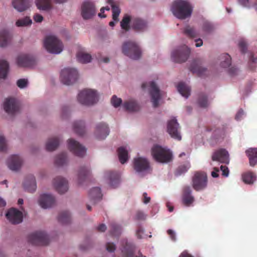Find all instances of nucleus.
<instances>
[{
  "mask_svg": "<svg viewBox=\"0 0 257 257\" xmlns=\"http://www.w3.org/2000/svg\"><path fill=\"white\" fill-rule=\"evenodd\" d=\"M171 10L176 17L182 20L189 17L192 12L190 4L183 0L175 1L172 5Z\"/></svg>",
  "mask_w": 257,
  "mask_h": 257,
  "instance_id": "obj_1",
  "label": "nucleus"
},
{
  "mask_svg": "<svg viewBox=\"0 0 257 257\" xmlns=\"http://www.w3.org/2000/svg\"><path fill=\"white\" fill-rule=\"evenodd\" d=\"M153 158L158 162L166 163L172 161V153L168 149L159 145H155L152 149Z\"/></svg>",
  "mask_w": 257,
  "mask_h": 257,
  "instance_id": "obj_2",
  "label": "nucleus"
},
{
  "mask_svg": "<svg viewBox=\"0 0 257 257\" xmlns=\"http://www.w3.org/2000/svg\"><path fill=\"white\" fill-rule=\"evenodd\" d=\"M77 99L79 103L85 105H91L96 103L98 97L95 91L84 89L78 94Z\"/></svg>",
  "mask_w": 257,
  "mask_h": 257,
  "instance_id": "obj_3",
  "label": "nucleus"
},
{
  "mask_svg": "<svg viewBox=\"0 0 257 257\" xmlns=\"http://www.w3.org/2000/svg\"><path fill=\"white\" fill-rule=\"evenodd\" d=\"M44 45L46 49L51 53L59 54L63 49L62 42L54 36H47L45 39Z\"/></svg>",
  "mask_w": 257,
  "mask_h": 257,
  "instance_id": "obj_4",
  "label": "nucleus"
},
{
  "mask_svg": "<svg viewBox=\"0 0 257 257\" xmlns=\"http://www.w3.org/2000/svg\"><path fill=\"white\" fill-rule=\"evenodd\" d=\"M122 53L131 59L137 60L141 56V51L139 46L134 42L127 41L122 46Z\"/></svg>",
  "mask_w": 257,
  "mask_h": 257,
  "instance_id": "obj_5",
  "label": "nucleus"
},
{
  "mask_svg": "<svg viewBox=\"0 0 257 257\" xmlns=\"http://www.w3.org/2000/svg\"><path fill=\"white\" fill-rule=\"evenodd\" d=\"M77 71L74 68H66L61 71L60 79L61 82L67 85L75 83L78 79Z\"/></svg>",
  "mask_w": 257,
  "mask_h": 257,
  "instance_id": "obj_6",
  "label": "nucleus"
},
{
  "mask_svg": "<svg viewBox=\"0 0 257 257\" xmlns=\"http://www.w3.org/2000/svg\"><path fill=\"white\" fill-rule=\"evenodd\" d=\"M28 239L29 242L35 245H46L50 242L48 236L42 231L31 233L29 235Z\"/></svg>",
  "mask_w": 257,
  "mask_h": 257,
  "instance_id": "obj_7",
  "label": "nucleus"
},
{
  "mask_svg": "<svg viewBox=\"0 0 257 257\" xmlns=\"http://www.w3.org/2000/svg\"><path fill=\"white\" fill-rule=\"evenodd\" d=\"M190 54V49L187 46L183 45L172 51L171 57L174 62L181 63L188 59Z\"/></svg>",
  "mask_w": 257,
  "mask_h": 257,
  "instance_id": "obj_8",
  "label": "nucleus"
},
{
  "mask_svg": "<svg viewBox=\"0 0 257 257\" xmlns=\"http://www.w3.org/2000/svg\"><path fill=\"white\" fill-rule=\"evenodd\" d=\"M207 176L203 172H196L192 178V187L196 191L205 189L207 186Z\"/></svg>",
  "mask_w": 257,
  "mask_h": 257,
  "instance_id": "obj_9",
  "label": "nucleus"
},
{
  "mask_svg": "<svg viewBox=\"0 0 257 257\" xmlns=\"http://www.w3.org/2000/svg\"><path fill=\"white\" fill-rule=\"evenodd\" d=\"M149 86V92L151 96V101L153 106L157 107L159 105V101L161 98L160 91L155 82L152 81L149 83H144L142 85L143 89H145Z\"/></svg>",
  "mask_w": 257,
  "mask_h": 257,
  "instance_id": "obj_10",
  "label": "nucleus"
},
{
  "mask_svg": "<svg viewBox=\"0 0 257 257\" xmlns=\"http://www.w3.org/2000/svg\"><path fill=\"white\" fill-rule=\"evenodd\" d=\"M167 132L172 138L178 141L181 140L182 137L180 132L179 124L175 118L168 121Z\"/></svg>",
  "mask_w": 257,
  "mask_h": 257,
  "instance_id": "obj_11",
  "label": "nucleus"
},
{
  "mask_svg": "<svg viewBox=\"0 0 257 257\" xmlns=\"http://www.w3.org/2000/svg\"><path fill=\"white\" fill-rule=\"evenodd\" d=\"M68 147L69 150L77 156L83 157L86 153V148L73 139L68 140Z\"/></svg>",
  "mask_w": 257,
  "mask_h": 257,
  "instance_id": "obj_12",
  "label": "nucleus"
},
{
  "mask_svg": "<svg viewBox=\"0 0 257 257\" xmlns=\"http://www.w3.org/2000/svg\"><path fill=\"white\" fill-rule=\"evenodd\" d=\"M134 169L138 173L148 172L150 170L149 161L144 158L138 157L134 160Z\"/></svg>",
  "mask_w": 257,
  "mask_h": 257,
  "instance_id": "obj_13",
  "label": "nucleus"
},
{
  "mask_svg": "<svg viewBox=\"0 0 257 257\" xmlns=\"http://www.w3.org/2000/svg\"><path fill=\"white\" fill-rule=\"evenodd\" d=\"M95 7L92 2L86 1L83 3L81 7V15L84 19L91 18L95 15Z\"/></svg>",
  "mask_w": 257,
  "mask_h": 257,
  "instance_id": "obj_14",
  "label": "nucleus"
},
{
  "mask_svg": "<svg viewBox=\"0 0 257 257\" xmlns=\"http://www.w3.org/2000/svg\"><path fill=\"white\" fill-rule=\"evenodd\" d=\"M6 217L10 222L14 224H19L23 221L22 212L14 208L9 210L6 214Z\"/></svg>",
  "mask_w": 257,
  "mask_h": 257,
  "instance_id": "obj_15",
  "label": "nucleus"
},
{
  "mask_svg": "<svg viewBox=\"0 0 257 257\" xmlns=\"http://www.w3.org/2000/svg\"><path fill=\"white\" fill-rule=\"evenodd\" d=\"M4 108L6 112L13 114L19 110V104L17 100L13 98H7L4 102Z\"/></svg>",
  "mask_w": 257,
  "mask_h": 257,
  "instance_id": "obj_16",
  "label": "nucleus"
},
{
  "mask_svg": "<svg viewBox=\"0 0 257 257\" xmlns=\"http://www.w3.org/2000/svg\"><path fill=\"white\" fill-rule=\"evenodd\" d=\"M34 58L29 55L21 54L17 59V63L19 67H29L35 64Z\"/></svg>",
  "mask_w": 257,
  "mask_h": 257,
  "instance_id": "obj_17",
  "label": "nucleus"
},
{
  "mask_svg": "<svg viewBox=\"0 0 257 257\" xmlns=\"http://www.w3.org/2000/svg\"><path fill=\"white\" fill-rule=\"evenodd\" d=\"M53 185L56 190L59 194H64L68 190L67 181L64 178L58 176L53 181Z\"/></svg>",
  "mask_w": 257,
  "mask_h": 257,
  "instance_id": "obj_18",
  "label": "nucleus"
},
{
  "mask_svg": "<svg viewBox=\"0 0 257 257\" xmlns=\"http://www.w3.org/2000/svg\"><path fill=\"white\" fill-rule=\"evenodd\" d=\"M38 201L42 208L46 209L52 207L55 204V199L51 194H43L40 196Z\"/></svg>",
  "mask_w": 257,
  "mask_h": 257,
  "instance_id": "obj_19",
  "label": "nucleus"
},
{
  "mask_svg": "<svg viewBox=\"0 0 257 257\" xmlns=\"http://www.w3.org/2000/svg\"><path fill=\"white\" fill-rule=\"evenodd\" d=\"M201 61L195 59L192 63L190 69L193 73H196L199 77H203L208 73V70L201 66Z\"/></svg>",
  "mask_w": 257,
  "mask_h": 257,
  "instance_id": "obj_20",
  "label": "nucleus"
},
{
  "mask_svg": "<svg viewBox=\"0 0 257 257\" xmlns=\"http://www.w3.org/2000/svg\"><path fill=\"white\" fill-rule=\"evenodd\" d=\"M229 155L225 149H221L215 151L212 156V160L213 161H218L220 163H229Z\"/></svg>",
  "mask_w": 257,
  "mask_h": 257,
  "instance_id": "obj_21",
  "label": "nucleus"
},
{
  "mask_svg": "<svg viewBox=\"0 0 257 257\" xmlns=\"http://www.w3.org/2000/svg\"><path fill=\"white\" fill-rule=\"evenodd\" d=\"M109 128L105 123H98L95 128V135L98 140L104 139L109 134Z\"/></svg>",
  "mask_w": 257,
  "mask_h": 257,
  "instance_id": "obj_22",
  "label": "nucleus"
},
{
  "mask_svg": "<svg viewBox=\"0 0 257 257\" xmlns=\"http://www.w3.org/2000/svg\"><path fill=\"white\" fill-rule=\"evenodd\" d=\"M190 187L185 186L183 189L182 202L186 206H190L194 201V197L191 195Z\"/></svg>",
  "mask_w": 257,
  "mask_h": 257,
  "instance_id": "obj_23",
  "label": "nucleus"
},
{
  "mask_svg": "<svg viewBox=\"0 0 257 257\" xmlns=\"http://www.w3.org/2000/svg\"><path fill=\"white\" fill-rule=\"evenodd\" d=\"M22 159L18 155H12L8 160L7 164L10 169L13 171L19 170L22 164Z\"/></svg>",
  "mask_w": 257,
  "mask_h": 257,
  "instance_id": "obj_24",
  "label": "nucleus"
},
{
  "mask_svg": "<svg viewBox=\"0 0 257 257\" xmlns=\"http://www.w3.org/2000/svg\"><path fill=\"white\" fill-rule=\"evenodd\" d=\"M147 27L146 22L138 18L132 19L131 28L136 32L144 31Z\"/></svg>",
  "mask_w": 257,
  "mask_h": 257,
  "instance_id": "obj_25",
  "label": "nucleus"
},
{
  "mask_svg": "<svg viewBox=\"0 0 257 257\" xmlns=\"http://www.w3.org/2000/svg\"><path fill=\"white\" fill-rule=\"evenodd\" d=\"M122 106L125 110L129 112L138 111L140 109L139 104L133 99L125 101L122 104Z\"/></svg>",
  "mask_w": 257,
  "mask_h": 257,
  "instance_id": "obj_26",
  "label": "nucleus"
},
{
  "mask_svg": "<svg viewBox=\"0 0 257 257\" xmlns=\"http://www.w3.org/2000/svg\"><path fill=\"white\" fill-rule=\"evenodd\" d=\"M102 194L100 188L94 187L90 190L89 197L90 202L93 204H96L102 198Z\"/></svg>",
  "mask_w": 257,
  "mask_h": 257,
  "instance_id": "obj_27",
  "label": "nucleus"
},
{
  "mask_svg": "<svg viewBox=\"0 0 257 257\" xmlns=\"http://www.w3.org/2000/svg\"><path fill=\"white\" fill-rule=\"evenodd\" d=\"M12 3L14 8L20 12L26 11L30 6L29 0H13Z\"/></svg>",
  "mask_w": 257,
  "mask_h": 257,
  "instance_id": "obj_28",
  "label": "nucleus"
},
{
  "mask_svg": "<svg viewBox=\"0 0 257 257\" xmlns=\"http://www.w3.org/2000/svg\"><path fill=\"white\" fill-rule=\"evenodd\" d=\"M106 175L109 180V185L113 188L117 187L119 182V175L118 173L108 171L106 173Z\"/></svg>",
  "mask_w": 257,
  "mask_h": 257,
  "instance_id": "obj_29",
  "label": "nucleus"
},
{
  "mask_svg": "<svg viewBox=\"0 0 257 257\" xmlns=\"http://www.w3.org/2000/svg\"><path fill=\"white\" fill-rule=\"evenodd\" d=\"M24 187L26 190L30 192H33L36 189V183L35 178L33 175L28 177L24 183Z\"/></svg>",
  "mask_w": 257,
  "mask_h": 257,
  "instance_id": "obj_30",
  "label": "nucleus"
},
{
  "mask_svg": "<svg viewBox=\"0 0 257 257\" xmlns=\"http://www.w3.org/2000/svg\"><path fill=\"white\" fill-rule=\"evenodd\" d=\"M245 154L250 166L254 167L257 164V148H249L245 151Z\"/></svg>",
  "mask_w": 257,
  "mask_h": 257,
  "instance_id": "obj_31",
  "label": "nucleus"
},
{
  "mask_svg": "<svg viewBox=\"0 0 257 257\" xmlns=\"http://www.w3.org/2000/svg\"><path fill=\"white\" fill-rule=\"evenodd\" d=\"M136 251V246L132 243L126 242L125 245L122 249V252L124 257H134V253Z\"/></svg>",
  "mask_w": 257,
  "mask_h": 257,
  "instance_id": "obj_32",
  "label": "nucleus"
},
{
  "mask_svg": "<svg viewBox=\"0 0 257 257\" xmlns=\"http://www.w3.org/2000/svg\"><path fill=\"white\" fill-rule=\"evenodd\" d=\"M60 140L58 137H52L49 139L46 144V149L48 151L55 150L59 145Z\"/></svg>",
  "mask_w": 257,
  "mask_h": 257,
  "instance_id": "obj_33",
  "label": "nucleus"
},
{
  "mask_svg": "<svg viewBox=\"0 0 257 257\" xmlns=\"http://www.w3.org/2000/svg\"><path fill=\"white\" fill-rule=\"evenodd\" d=\"M11 37L8 31L3 30L0 32V47H4L8 45Z\"/></svg>",
  "mask_w": 257,
  "mask_h": 257,
  "instance_id": "obj_34",
  "label": "nucleus"
},
{
  "mask_svg": "<svg viewBox=\"0 0 257 257\" xmlns=\"http://www.w3.org/2000/svg\"><path fill=\"white\" fill-rule=\"evenodd\" d=\"M179 92L184 97L188 98L190 95L191 89L189 86L183 82H180L177 85Z\"/></svg>",
  "mask_w": 257,
  "mask_h": 257,
  "instance_id": "obj_35",
  "label": "nucleus"
},
{
  "mask_svg": "<svg viewBox=\"0 0 257 257\" xmlns=\"http://www.w3.org/2000/svg\"><path fill=\"white\" fill-rule=\"evenodd\" d=\"M74 131L79 136H83L85 132V124L83 121H75L73 123Z\"/></svg>",
  "mask_w": 257,
  "mask_h": 257,
  "instance_id": "obj_36",
  "label": "nucleus"
},
{
  "mask_svg": "<svg viewBox=\"0 0 257 257\" xmlns=\"http://www.w3.org/2000/svg\"><path fill=\"white\" fill-rule=\"evenodd\" d=\"M117 153L120 162L123 164L126 162L128 160L127 151L123 147H120L117 149Z\"/></svg>",
  "mask_w": 257,
  "mask_h": 257,
  "instance_id": "obj_37",
  "label": "nucleus"
},
{
  "mask_svg": "<svg viewBox=\"0 0 257 257\" xmlns=\"http://www.w3.org/2000/svg\"><path fill=\"white\" fill-rule=\"evenodd\" d=\"M9 68L7 61L0 60V78L5 79L7 77Z\"/></svg>",
  "mask_w": 257,
  "mask_h": 257,
  "instance_id": "obj_38",
  "label": "nucleus"
},
{
  "mask_svg": "<svg viewBox=\"0 0 257 257\" xmlns=\"http://www.w3.org/2000/svg\"><path fill=\"white\" fill-rule=\"evenodd\" d=\"M58 220L63 224L70 223L71 221V216L69 212L67 211L61 212L58 217Z\"/></svg>",
  "mask_w": 257,
  "mask_h": 257,
  "instance_id": "obj_39",
  "label": "nucleus"
},
{
  "mask_svg": "<svg viewBox=\"0 0 257 257\" xmlns=\"http://www.w3.org/2000/svg\"><path fill=\"white\" fill-rule=\"evenodd\" d=\"M242 181L248 184H252L256 179V176L252 172H247L242 175Z\"/></svg>",
  "mask_w": 257,
  "mask_h": 257,
  "instance_id": "obj_40",
  "label": "nucleus"
},
{
  "mask_svg": "<svg viewBox=\"0 0 257 257\" xmlns=\"http://www.w3.org/2000/svg\"><path fill=\"white\" fill-rule=\"evenodd\" d=\"M36 4L39 10L48 11L51 8L50 0H36Z\"/></svg>",
  "mask_w": 257,
  "mask_h": 257,
  "instance_id": "obj_41",
  "label": "nucleus"
},
{
  "mask_svg": "<svg viewBox=\"0 0 257 257\" xmlns=\"http://www.w3.org/2000/svg\"><path fill=\"white\" fill-rule=\"evenodd\" d=\"M107 3L110 4L111 6L112 12V19L114 21L117 22L118 21V16L120 13V10L118 7L116 6L113 3V0H106Z\"/></svg>",
  "mask_w": 257,
  "mask_h": 257,
  "instance_id": "obj_42",
  "label": "nucleus"
},
{
  "mask_svg": "<svg viewBox=\"0 0 257 257\" xmlns=\"http://www.w3.org/2000/svg\"><path fill=\"white\" fill-rule=\"evenodd\" d=\"M220 65L222 67L226 68L231 65V58L229 55L227 53L223 54L220 56Z\"/></svg>",
  "mask_w": 257,
  "mask_h": 257,
  "instance_id": "obj_43",
  "label": "nucleus"
},
{
  "mask_svg": "<svg viewBox=\"0 0 257 257\" xmlns=\"http://www.w3.org/2000/svg\"><path fill=\"white\" fill-rule=\"evenodd\" d=\"M183 33L187 37L190 38H195L198 35L195 29L190 26H187L184 28Z\"/></svg>",
  "mask_w": 257,
  "mask_h": 257,
  "instance_id": "obj_44",
  "label": "nucleus"
},
{
  "mask_svg": "<svg viewBox=\"0 0 257 257\" xmlns=\"http://www.w3.org/2000/svg\"><path fill=\"white\" fill-rule=\"evenodd\" d=\"M90 174V170L87 167H81L78 172V177L79 183H81Z\"/></svg>",
  "mask_w": 257,
  "mask_h": 257,
  "instance_id": "obj_45",
  "label": "nucleus"
},
{
  "mask_svg": "<svg viewBox=\"0 0 257 257\" xmlns=\"http://www.w3.org/2000/svg\"><path fill=\"white\" fill-rule=\"evenodd\" d=\"M78 60L82 63H87L90 62L91 60V56L88 54L82 52H79L77 54Z\"/></svg>",
  "mask_w": 257,
  "mask_h": 257,
  "instance_id": "obj_46",
  "label": "nucleus"
},
{
  "mask_svg": "<svg viewBox=\"0 0 257 257\" xmlns=\"http://www.w3.org/2000/svg\"><path fill=\"white\" fill-rule=\"evenodd\" d=\"M67 161L66 154L65 153L58 155L55 159V164L59 166H62L66 163Z\"/></svg>",
  "mask_w": 257,
  "mask_h": 257,
  "instance_id": "obj_47",
  "label": "nucleus"
},
{
  "mask_svg": "<svg viewBox=\"0 0 257 257\" xmlns=\"http://www.w3.org/2000/svg\"><path fill=\"white\" fill-rule=\"evenodd\" d=\"M237 45L238 48L242 54H244L247 52L248 44L245 39L240 38L238 40Z\"/></svg>",
  "mask_w": 257,
  "mask_h": 257,
  "instance_id": "obj_48",
  "label": "nucleus"
},
{
  "mask_svg": "<svg viewBox=\"0 0 257 257\" xmlns=\"http://www.w3.org/2000/svg\"><path fill=\"white\" fill-rule=\"evenodd\" d=\"M131 17L129 16L125 15L120 22L121 28L126 31H128L130 28L129 24L130 23L131 24Z\"/></svg>",
  "mask_w": 257,
  "mask_h": 257,
  "instance_id": "obj_49",
  "label": "nucleus"
},
{
  "mask_svg": "<svg viewBox=\"0 0 257 257\" xmlns=\"http://www.w3.org/2000/svg\"><path fill=\"white\" fill-rule=\"evenodd\" d=\"M110 233L113 236L119 235L121 233V227L115 223L110 224Z\"/></svg>",
  "mask_w": 257,
  "mask_h": 257,
  "instance_id": "obj_50",
  "label": "nucleus"
},
{
  "mask_svg": "<svg viewBox=\"0 0 257 257\" xmlns=\"http://www.w3.org/2000/svg\"><path fill=\"white\" fill-rule=\"evenodd\" d=\"M32 24V20L29 17H25L23 19L18 20L16 23L17 27H24L30 25Z\"/></svg>",
  "mask_w": 257,
  "mask_h": 257,
  "instance_id": "obj_51",
  "label": "nucleus"
},
{
  "mask_svg": "<svg viewBox=\"0 0 257 257\" xmlns=\"http://www.w3.org/2000/svg\"><path fill=\"white\" fill-rule=\"evenodd\" d=\"M198 103L200 107H206L208 104L207 96L204 95H201L198 98Z\"/></svg>",
  "mask_w": 257,
  "mask_h": 257,
  "instance_id": "obj_52",
  "label": "nucleus"
},
{
  "mask_svg": "<svg viewBox=\"0 0 257 257\" xmlns=\"http://www.w3.org/2000/svg\"><path fill=\"white\" fill-rule=\"evenodd\" d=\"M189 167L185 165H181L178 167L176 169L175 174L176 176H180L182 174L186 173L188 170Z\"/></svg>",
  "mask_w": 257,
  "mask_h": 257,
  "instance_id": "obj_53",
  "label": "nucleus"
},
{
  "mask_svg": "<svg viewBox=\"0 0 257 257\" xmlns=\"http://www.w3.org/2000/svg\"><path fill=\"white\" fill-rule=\"evenodd\" d=\"M7 147L6 141L3 136H0V152H5L7 151Z\"/></svg>",
  "mask_w": 257,
  "mask_h": 257,
  "instance_id": "obj_54",
  "label": "nucleus"
},
{
  "mask_svg": "<svg viewBox=\"0 0 257 257\" xmlns=\"http://www.w3.org/2000/svg\"><path fill=\"white\" fill-rule=\"evenodd\" d=\"M111 103L114 107H117L122 103V100L116 95H113L111 98Z\"/></svg>",
  "mask_w": 257,
  "mask_h": 257,
  "instance_id": "obj_55",
  "label": "nucleus"
},
{
  "mask_svg": "<svg viewBox=\"0 0 257 257\" xmlns=\"http://www.w3.org/2000/svg\"><path fill=\"white\" fill-rule=\"evenodd\" d=\"M146 215L143 211L138 210L136 212L135 219L136 220H145L146 218Z\"/></svg>",
  "mask_w": 257,
  "mask_h": 257,
  "instance_id": "obj_56",
  "label": "nucleus"
},
{
  "mask_svg": "<svg viewBox=\"0 0 257 257\" xmlns=\"http://www.w3.org/2000/svg\"><path fill=\"white\" fill-rule=\"evenodd\" d=\"M249 66L251 70H253L255 66H253V64H256L257 63V58L254 57L253 55L250 53L249 57Z\"/></svg>",
  "mask_w": 257,
  "mask_h": 257,
  "instance_id": "obj_57",
  "label": "nucleus"
},
{
  "mask_svg": "<svg viewBox=\"0 0 257 257\" xmlns=\"http://www.w3.org/2000/svg\"><path fill=\"white\" fill-rule=\"evenodd\" d=\"M203 30L206 32H210L213 30V26L210 23L205 22L203 25Z\"/></svg>",
  "mask_w": 257,
  "mask_h": 257,
  "instance_id": "obj_58",
  "label": "nucleus"
},
{
  "mask_svg": "<svg viewBox=\"0 0 257 257\" xmlns=\"http://www.w3.org/2000/svg\"><path fill=\"white\" fill-rule=\"evenodd\" d=\"M17 84L20 88H24L28 85V80L26 79H20L17 81Z\"/></svg>",
  "mask_w": 257,
  "mask_h": 257,
  "instance_id": "obj_59",
  "label": "nucleus"
},
{
  "mask_svg": "<svg viewBox=\"0 0 257 257\" xmlns=\"http://www.w3.org/2000/svg\"><path fill=\"white\" fill-rule=\"evenodd\" d=\"M207 131H208V132L213 131V132L214 133H216V134H218V133L219 135H224V130L223 128H222V129L210 128L208 127L207 128Z\"/></svg>",
  "mask_w": 257,
  "mask_h": 257,
  "instance_id": "obj_60",
  "label": "nucleus"
},
{
  "mask_svg": "<svg viewBox=\"0 0 257 257\" xmlns=\"http://www.w3.org/2000/svg\"><path fill=\"white\" fill-rule=\"evenodd\" d=\"M106 246V249L109 252H113L115 250V245L113 243L108 242Z\"/></svg>",
  "mask_w": 257,
  "mask_h": 257,
  "instance_id": "obj_61",
  "label": "nucleus"
},
{
  "mask_svg": "<svg viewBox=\"0 0 257 257\" xmlns=\"http://www.w3.org/2000/svg\"><path fill=\"white\" fill-rule=\"evenodd\" d=\"M220 169L222 171V175L225 177H227L229 174V170L228 168L225 166L221 165Z\"/></svg>",
  "mask_w": 257,
  "mask_h": 257,
  "instance_id": "obj_62",
  "label": "nucleus"
},
{
  "mask_svg": "<svg viewBox=\"0 0 257 257\" xmlns=\"http://www.w3.org/2000/svg\"><path fill=\"white\" fill-rule=\"evenodd\" d=\"M238 72V69L237 68L234 67H230L228 70V73L230 75H236Z\"/></svg>",
  "mask_w": 257,
  "mask_h": 257,
  "instance_id": "obj_63",
  "label": "nucleus"
},
{
  "mask_svg": "<svg viewBox=\"0 0 257 257\" xmlns=\"http://www.w3.org/2000/svg\"><path fill=\"white\" fill-rule=\"evenodd\" d=\"M34 20L37 23H40L43 20V17L40 14H36L34 16Z\"/></svg>",
  "mask_w": 257,
  "mask_h": 257,
  "instance_id": "obj_64",
  "label": "nucleus"
}]
</instances>
